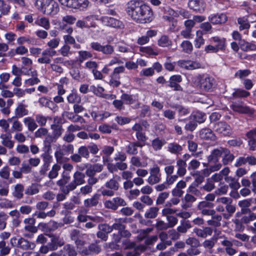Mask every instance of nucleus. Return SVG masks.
<instances>
[{
	"label": "nucleus",
	"instance_id": "nucleus-1",
	"mask_svg": "<svg viewBox=\"0 0 256 256\" xmlns=\"http://www.w3.org/2000/svg\"><path fill=\"white\" fill-rule=\"evenodd\" d=\"M126 10L127 14L134 20L140 24L150 22L154 18L152 9L138 1H130L126 4Z\"/></svg>",
	"mask_w": 256,
	"mask_h": 256
},
{
	"label": "nucleus",
	"instance_id": "nucleus-2",
	"mask_svg": "<svg viewBox=\"0 0 256 256\" xmlns=\"http://www.w3.org/2000/svg\"><path fill=\"white\" fill-rule=\"evenodd\" d=\"M35 6L42 14L52 16L60 10L58 4L54 0H36Z\"/></svg>",
	"mask_w": 256,
	"mask_h": 256
},
{
	"label": "nucleus",
	"instance_id": "nucleus-3",
	"mask_svg": "<svg viewBox=\"0 0 256 256\" xmlns=\"http://www.w3.org/2000/svg\"><path fill=\"white\" fill-rule=\"evenodd\" d=\"M194 83L199 86L201 89L208 91L213 86L214 80L207 74H198L192 79Z\"/></svg>",
	"mask_w": 256,
	"mask_h": 256
},
{
	"label": "nucleus",
	"instance_id": "nucleus-4",
	"mask_svg": "<svg viewBox=\"0 0 256 256\" xmlns=\"http://www.w3.org/2000/svg\"><path fill=\"white\" fill-rule=\"evenodd\" d=\"M60 3L68 8L80 10H86L90 2L88 0H58Z\"/></svg>",
	"mask_w": 256,
	"mask_h": 256
},
{
	"label": "nucleus",
	"instance_id": "nucleus-5",
	"mask_svg": "<svg viewBox=\"0 0 256 256\" xmlns=\"http://www.w3.org/2000/svg\"><path fill=\"white\" fill-rule=\"evenodd\" d=\"M74 151V146L72 144H63L62 148L54 152V156L56 162L58 164H62L64 160L66 159L68 160V158L64 157V155L73 154Z\"/></svg>",
	"mask_w": 256,
	"mask_h": 256
},
{
	"label": "nucleus",
	"instance_id": "nucleus-6",
	"mask_svg": "<svg viewBox=\"0 0 256 256\" xmlns=\"http://www.w3.org/2000/svg\"><path fill=\"white\" fill-rule=\"evenodd\" d=\"M90 46L91 48L98 52H101L106 56H110L114 53V47L110 44L102 45L100 42H90Z\"/></svg>",
	"mask_w": 256,
	"mask_h": 256
},
{
	"label": "nucleus",
	"instance_id": "nucleus-7",
	"mask_svg": "<svg viewBox=\"0 0 256 256\" xmlns=\"http://www.w3.org/2000/svg\"><path fill=\"white\" fill-rule=\"evenodd\" d=\"M10 243L12 246L20 248L23 250H32L36 246L35 243L29 242L22 238H12L10 239Z\"/></svg>",
	"mask_w": 256,
	"mask_h": 256
},
{
	"label": "nucleus",
	"instance_id": "nucleus-8",
	"mask_svg": "<svg viewBox=\"0 0 256 256\" xmlns=\"http://www.w3.org/2000/svg\"><path fill=\"white\" fill-rule=\"evenodd\" d=\"M230 108L234 112L240 114L250 116L254 113V109L246 106L242 101L232 102L230 105Z\"/></svg>",
	"mask_w": 256,
	"mask_h": 256
},
{
	"label": "nucleus",
	"instance_id": "nucleus-9",
	"mask_svg": "<svg viewBox=\"0 0 256 256\" xmlns=\"http://www.w3.org/2000/svg\"><path fill=\"white\" fill-rule=\"evenodd\" d=\"M161 180L162 174L160 168L157 164H154L150 168V176L146 180V182L150 185H154L160 182Z\"/></svg>",
	"mask_w": 256,
	"mask_h": 256
},
{
	"label": "nucleus",
	"instance_id": "nucleus-10",
	"mask_svg": "<svg viewBox=\"0 0 256 256\" xmlns=\"http://www.w3.org/2000/svg\"><path fill=\"white\" fill-rule=\"evenodd\" d=\"M176 64L180 68L189 70L204 68L202 64L196 60H181L178 61Z\"/></svg>",
	"mask_w": 256,
	"mask_h": 256
},
{
	"label": "nucleus",
	"instance_id": "nucleus-11",
	"mask_svg": "<svg viewBox=\"0 0 256 256\" xmlns=\"http://www.w3.org/2000/svg\"><path fill=\"white\" fill-rule=\"evenodd\" d=\"M214 204L211 202L203 200L199 202L198 205V210L202 215L213 216L216 212L213 210Z\"/></svg>",
	"mask_w": 256,
	"mask_h": 256
},
{
	"label": "nucleus",
	"instance_id": "nucleus-12",
	"mask_svg": "<svg viewBox=\"0 0 256 256\" xmlns=\"http://www.w3.org/2000/svg\"><path fill=\"white\" fill-rule=\"evenodd\" d=\"M85 174L79 171H76L73 175V180L68 184V188L71 191L75 190L77 186L85 183Z\"/></svg>",
	"mask_w": 256,
	"mask_h": 256
},
{
	"label": "nucleus",
	"instance_id": "nucleus-13",
	"mask_svg": "<svg viewBox=\"0 0 256 256\" xmlns=\"http://www.w3.org/2000/svg\"><path fill=\"white\" fill-rule=\"evenodd\" d=\"M56 55V51L52 49H46L41 53V56L38 59V62L42 64H50L52 58Z\"/></svg>",
	"mask_w": 256,
	"mask_h": 256
},
{
	"label": "nucleus",
	"instance_id": "nucleus-14",
	"mask_svg": "<svg viewBox=\"0 0 256 256\" xmlns=\"http://www.w3.org/2000/svg\"><path fill=\"white\" fill-rule=\"evenodd\" d=\"M96 18L94 15L88 16L84 18V20H78L76 22V26L80 28H96L97 25L94 22Z\"/></svg>",
	"mask_w": 256,
	"mask_h": 256
},
{
	"label": "nucleus",
	"instance_id": "nucleus-15",
	"mask_svg": "<svg viewBox=\"0 0 256 256\" xmlns=\"http://www.w3.org/2000/svg\"><path fill=\"white\" fill-rule=\"evenodd\" d=\"M214 130L216 132L224 136H228L231 134L230 126L224 122H219L214 124Z\"/></svg>",
	"mask_w": 256,
	"mask_h": 256
},
{
	"label": "nucleus",
	"instance_id": "nucleus-16",
	"mask_svg": "<svg viewBox=\"0 0 256 256\" xmlns=\"http://www.w3.org/2000/svg\"><path fill=\"white\" fill-rule=\"evenodd\" d=\"M70 179V173L62 172V178L56 182V184L60 187V191L65 194H68L71 191V190L69 188H68V184L66 186Z\"/></svg>",
	"mask_w": 256,
	"mask_h": 256
},
{
	"label": "nucleus",
	"instance_id": "nucleus-17",
	"mask_svg": "<svg viewBox=\"0 0 256 256\" xmlns=\"http://www.w3.org/2000/svg\"><path fill=\"white\" fill-rule=\"evenodd\" d=\"M101 20L104 25L120 29L124 28L122 21L112 17L104 16L101 18Z\"/></svg>",
	"mask_w": 256,
	"mask_h": 256
},
{
	"label": "nucleus",
	"instance_id": "nucleus-18",
	"mask_svg": "<svg viewBox=\"0 0 256 256\" xmlns=\"http://www.w3.org/2000/svg\"><path fill=\"white\" fill-rule=\"evenodd\" d=\"M220 238H223L221 241V244L224 247L225 252L230 256H234L237 253V250L233 246L232 240H230L224 236H221Z\"/></svg>",
	"mask_w": 256,
	"mask_h": 256
},
{
	"label": "nucleus",
	"instance_id": "nucleus-19",
	"mask_svg": "<svg viewBox=\"0 0 256 256\" xmlns=\"http://www.w3.org/2000/svg\"><path fill=\"white\" fill-rule=\"evenodd\" d=\"M248 163L249 165H256V158L254 156H250L246 157L240 156L236 160L234 166L236 167H240L242 165Z\"/></svg>",
	"mask_w": 256,
	"mask_h": 256
},
{
	"label": "nucleus",
	"instance_id": "nucleus-20",
	"mask_svg": "<svg viewBox=\"0 0 256 256\" xmlns=\"http://www.w3.org/2000/svg\"><path fill=\"white\" fill-rule=\"evenodd\" d=\"M50 128L52 130V138L51 136H47L46 138V140L47 141H51L52 142V138L54 140V142L56 140L60 138L64 131V130L62 128V125H56V124H52L50 126Z\"/></svg>",
	"mask_w": 256,
	"mask_h": 256
},
{
	"label": "nucleus",
	"instance_id": "nucleus-21",
	"mask_svg": "<svg viewBox=\"0 0 256 256\" xmlns=\"http://www.w3.org/2000/svg\"><path fill=\"white\" fill-rule=\"evenodd\" d=\"M121 178L119 176L114 174L112 178L105 183L104 186L107 188L117 191L120 188L119 182Z\"/></svg>",
	"mask_w": 256,
	"mask_h": 256
},
{
	"label": "nucleus",
	"instance_id": "nucleus-22",
	"mask_svg": "<svg viewBox=\"0 0 256 256\" xmlns=\"http://www.w3.org/2000/svg\"><path fill=\"white\" fill-rule=\"evenodd\" d=\"M224 148H220L213 150L210 154L208 156L207 159L208 162L218 163L220 158L222 156Z\"/></svg>",
	"mask_w": 256,
	"mask_h": 256
},
{
	"label": "nucleus",
	"instance_id": "nucleus-23",
	"mask_svg": "<svg viewBox=\"0 0 256 256\" xmlns=\"http://www.w3.org/2000/svg\"><path fill=\"white\" fill-rule=\"evenodd\" d=\"M28 105L22 102L18 104V106L14 110V114L16 118H21L27 116L29 111L27 108Z\"/></svg>",
	"mask_w": 256,
	"mask_h": 256
},
{
	"label": "nucleus",
	"instance_id": "nucleus-24",
	"mask_svg": "<svg viewBox=\"0 0 256 256\" xmlns=\"http://www.w3.org/2000/svg\"><path fill=\"white\" fill-rule=\"evenodd\" d=\"M212 228L208 226L202 228H194V232L196 234V236L203 238L212 236Z\"/></svg>",
	"mask_w": 256,
	"mask_h": 256
},
{
	"label": "nucleus",
	"instance_id": "nucleus-25",
	"mask_svg": "<svg viewBox=\"0 0 256 256\" xmlns=\"http://www.w3.org/2000/svg\"><path fill=\"white\" fill-rule=\"evenodd\" d=\"M188 6L190 9L202 12L204 11L205 4L203 0H190Z\"/></svg>",
	"mask_w": 256,
	"mask_h": 256
},
{
	"label": "nucleus",
	"instance_id": "nucleus-26",
	"mask_svg": "<svg viewBox=\"0 0 256 256\" xmlns=\"http://www.w3.org/2000/svg\"><path fill=\"white\" fill-rule=\"evenodd\" d=\"M144 145L140 142H130L126 146V151L129 154L136 155L138 153L137 148H142Z\"/></svg>",
	"mask_w": 256,
	"mask_h": 256
},
{
	"label": "nucleus",
	"instance_id": "nucleus-27",
	"mask_svg": "<svg viewBox=\"0 0 256 256\" xmlns=\"http://www.w3.org/2000/svg\"><path fill=\"white\" fill-rule=\"evenodd\" d=\"M60 256H76L78 254L75 248L70 244H66L60 251Z\"/></svg>",
	"mask_w": 256,
	"mask_h": 256
},
{
	"label": "nucleus",
	"instance_id": "nucleus-28",
	"mask_svg": "<svg viewBox=\"0 0 256 256\" xmlns=\"http://www.w3.org/2000/svg\"><path fill=\"white\" fill-rule=\"evenodd\" d=\"M208 20L214 24H221L227 20V16L224 14L211 15L208 16Z\"/></svg>",
	"mask_w": 256,
	"mask_h": 256
},
{
	"label": "nucleus",
	"instance_id": "nucleus-29",
	"mask_svg": "<svg viewBox=\"0 0 256 256\" xmlns=\"http://www.w3.org/2000/svg\"><path fill=\"white\" fill-rule=\"evenodd\" d=\"M200 136L202 139L215 140L216 136L213 131L208 128H202L200 132Z\"/></svg>",
	"mask_w": 256,
	"mask_h": 256
},
{
	"label": "nucleus",
	"instance_id": "nucleus-30",
	"mask_svg": "<svg viewBox=\"0 0 256 256\" xmlns=\"http://www.w3.org/2000/svg\"><path fill=\"white\" fill-rule=\"evenodd\" d=\"M23 122L27 126L29 131L33 132L38 127L36 120L32 117L28 116L24 118Z\"/></svg>",
	"mask_w": 256,
	"mask_h": 256
},
{
	"label": "nucleus",
	"instance_id": "nucleus-31",
	"mask_svg": "<svg viewBox=\"0 0 256 256\" xmlns=\"http://www.w3.org/2000/svg\"><path fill=\"white\" fill-rule=\"evenodd\" d=\"M103 169V166L96 164L90 166L86 171L87 176H94L97 172H100Z\"/></svg>",
	"mask_w": 256,
	"mask_h": 256
},
{
	"label": "nucleus",
	"instance_id": "nucleus-32",
	"mask_svg": "<svg viewBox=\"0 0 256 256\" xmlns=\"http://www.w3.org/2000/svg\"><path fill=\"white\" fill-rule=\"evenodd\" d=\"M176 164L178 166L176 174L179 176L182 177L184 176L186 172V162L182 159H178L176 160Z\"/></svg>",
	"mask_w": 256,
	"mask_h": 256
},
{
	"label": "nucleus",
	"instance_id": "nucleus-33",
	"mask_svg": "<svg viewBox=\"0 0 256 256\" xmlns=\"http://www.w3.org/2000/svg\"><path fill=\"white\" fill-rule=\"evenodd\" d=\"M222 154V162L224 166L228 165L234 159V155L230 152L229 150L226 148H224Z\"/></svg>",
	"mask_w": 256,
	"mask_h": 256
},
{
	"label": "nucleus",
	"instance_id": "nucleus-34",
	"mask_svg": "<svg viewBox=\"0 0 256 256\" xmlns=\"http://www.w3.org/2000/svg\"><path fill=\"white\" fill-rule=\"evenodd\" d=\"M99 199L100 195L96 194H94L92 198L84 200V206L86 208L96 206L99 202Z\"/></svg>",
	"mask_w": 256,
	"mask_h": 256
},
{
	"label": "nucleus",
	"instance_id": "nucleus-35",
	"mask_svg": "<svg viewBox=\"0 0 256 256\" xmlns=\"http://www.w3.org/2000/svg\"><path fill=\"white\" fill-rule=\"evenodd\" d=\"M167 148L170 152L176 155L180 154L182 150V146L176 142L169 143Z\"/></svg>",
	"mask_w": 256,
	"mask_h": 256
},
{
	"label": "nucleus",
	"instance_id": "nucleus-36",
	"mask_svg": "<svg viewBox=\"0 0 256 256\" xmlns=\"http://www.w3.org/2000/svg\"><path fill=\"white\" fill-rule=\"evenodd\" d=\"M222 167V164L216 163L212 166H210L208 168H206L202 170L203 175L207 177L212 172L219 170Z\"/></svg>",
	"mask_w": 256,
	"mask_h": 256
},
{
	"label": "nucleus",
	"instance_id": "nucleus-37",
	"mask_svg": "<svg viewBox=\"0 0 256 256\" xmlns=\"http://www.w3.org/2000/svg\"><path fill=\"white\" fill-rule=\"evenodd\" d=\"M64 244V240L58 236H54L52 238V242L48 244L50 250H54L58 248V246H62Z\"/></svg>",
	"mask_w": 256,
	"mask_h": 256
},
{
	"label": "nucleus",
	"instance_id": "nucleus-38",
	"mask_svg": "<svg viewBox=\"0 0 256 256\" xmlns=\"http://www.w3.org/2000/svg\"><path fill=\"white\" fill-rule=\"evenodd\" d=\"M240 45L241 50L244 52L256 50V44L253 42L243 40L240 42Z\"/></svg>",
	"mask_w": 256,
	"mask_h": 256
},
{
	"label": "nucleus",
	"instance_id": "nucleus-39",
	"mask_svg": "<svg viewBox=\"0 0 256 256\" xmlns=\"http://www.w3.org/2000/svg\"><path fill=\"white\" fill-rule=\"evenodd\" d=\"M67 100L70 104H79L81 102V98L75 90H72L67 96Z\"/></svg>",
	"mask_w": 256,
	"mask_h": 256
},
{
	"label": "nucleus",
	"instance_id": "nucleus-40",
	"mask_svg": "<svg viewBox=\"0 0 256 256\" xmlns=\"http://www.w3.org/2000/svg\"><path fill=\"white\" fill-rule=\"evenodd\" d=\"M68 80L66 78H63L60 80V83L57 84V92L58 95H64L66 92L64 86L68 83Z\"/></svg>",
	"mask_w": 256,
	"mask_h": 256
},
{
	"label": "nucleus",
	"instance_id": "nucleus-41",
	"mask_svg": "<svg viewBox=\"0 0 256 256\" xmlns=\"http://www.w3.org/2000/svg\"><path fill=\"white\" fill-rule=\"evenodd\" d=\"M2 139V144L9 149H12L14 146V142L6 134H2L0 136Z\"/></svg>",
	"mask_w": 256,
	"mask_h": 256
},
{
	"label": "nucleus",
	"instance_id": "nucleus-42",
	"mask_svg": "<svg viewBox=\"0 0 256 256\" xmlns=\"http://www.w3.org/2000/svg\"><path fill=\"white\" fill-rule=\"evenodd\" d=\"M61 164H54L48 172V176L50 179H54L57 178L59 172L61 170Z\"/></svg>",
	"mask_w": 256,
	"mask_h": 256
},
{
	"label": "nucleus",
	"instance_id": "nucleus-43",
	"mask_svg": "<svg viewBox=\"0 0 256 256\" xmlns=\"http://www.w3.org/2000/svg\"><path fill=\"white\" fill-rule=\"evenodd\" d=\"M34 24L36 25L42 26L44 29L48 30L50 28V24L48 18L42 17L38 18L34 22Z\"/></svg>",
	"mask_w": 256,
	"mask_h": 256
},
{
	"label": "nucleus",
	"instance_id": "nucleus-44",
	"mask_svg": "<svg viewBox=\"0 0 256 256\" xmlns=\"http://www.w3.org/2000/svg\"><path fill=\"white\" fill-rule=\"evenodd\" d=\"M159 208L156 206L150 207L144 213V217L146 218H154L158 214Z\"/></svg>",
	"mask_w": 256,
	"mask_h": 256
},
{
	"label": "nucleus",
	"instance_id": "nucleus-45",
	"mask_svg": "<svg viewBox=\"0 0 256 256\" xmlns=\"http://www.w3.org/2000/svg\"><path fill=\"white\" fill-rule=\"evenodd\" d=\"M250 95V92L240 88L235 89L232 94V96L234 98H246Z\"/></svg>",
	"mask_w": 256,
	"mask_h": 256
},
{
	"label": "nucleus",
	"instance_id": "nucleus-46",
	"mask_svg": "<svg viewBox=\"0 0 256 256\" xmlns=\"http://www.w3.org/2000/svg\"><path fill=\"white\" fill-rule=\"evenodd\" d=\"M211 220L207 221V224L209 226H214V227H219L221 226L220 221L222 220V216L220 215H213Z\"/></svg>",
	"mask_w": 256,
	"mask_h": 256
},
{
	"label": "nucleus",
	"instance_id": "nucleus-47",
	"mask_svg": "<svg viewBox=\"0 0 256 256\" xmlns=\"http://www.w3.org/2000/svg\"><path fill=\"white\" fill-rule=\"evenodd\" d=\"M24 187L22 184H17L14 186V190L12 193L13 196L17 199H21L23 197Z\"/></svg>",
	"mask_w": 256,
	"mask_h": 256
},
{
	"label": "nucleus",
	"instance_id": "nucleus-48",
	"mask_svg": "<svg viewBox=\"0 0 256 256\" xmlns=\"http://www.w3.org/2000/svg\"><path fill=\"white\" fill-rule=\"evenodd\" d=\"M196 36L194 41V46L196 48H199L202 45L204 44V40L202 38L203 32L202 31L198 30L196 32Z\"/></svg>",
	"mask_w": 256,
	"mask_h": 256
},
{
	"label": "nucleus",
	"instance_id": "nucleus-49",
	"mask_svg": "<svg viewBox=\"0 0 256 256\" xmlns=\"http://www.w3.org/2000/svg\"><path fill=\"white\" fill-rule=\"evenodd\" d=\"M224 179L226 182L228 183L229 186L231 188L236 190L240 188V185L238 182V180H236L232 176H226Z\"/></svg>",
	"mask_w": 256,
	"mask_h": 256
},
{
	"label": "nucleus",
	"instance_id": "nucleus-50",
	"mask_svg": "<svg viewBox=\"0 0 256 256\" xmlns=\"http://www.w3.org/2000/svg\"><path fill=\"white\" fill-rule=\"evenodd\" d=\"M196 122L202 123L205 121L206 115L201 112H197L192 114L190 116Z\"/></svg>",
	"mask_w": 256,
	"mask_h": 256
},
{
	"label": "nucleus",
	"instance_id": "nucleus-51",
	"mask_svg": "<svg viewBox=\"0 0 256 256\" xmlns=\"http://www.w3.org/2000/svg\"><path fill=\"white\" fill-rule=\"evenodd\" d=\"M100 250V247L96 244H92L88 246V249L84 250L82 252L86 255H89L92 254H98Z\"/></svg>",
	"mask_w": 256,
	"mask_h": 256
},
{
	"label": "nucleus",
	"instance_id": "nucleus-52",
	"mask_svg": "<svg viewBox=\"0 0 256 256\" xmlns=\"http://www.w3.org/2000/svg\"><path fill=\"white\" fill-rule=\"evenodd\" d=\"M78 62L80 63L83 62L84 60L92 57V54L87 50H80L78 52Z\"/></svg>",
	"mask_w": 256,
	"mask_h": 256
},
{
	"label": "nucleus",
	"instance_id": "nucleus-53",
	"mask_svg": "<svg viewBox=\"0 0 256 256\" xmlns=\"http://www.w3.org/2000/svg\"><path fill=\"white\" fill-rule=\"evenodd\" d=\"M172 42L166 35L162 36L158 40V44L161 47H168L172 45Z\"/></svg>",
	"mask_w": 256,
	"mask_h": 256
},
{
	"label": "nucleus",
	"instance_id": "nucleus-54",
	"mask_svg": "<svg viewBox=\"0 0 256 256\" xmlns=\"http://www.w3.org/2000/svg\"><path fill=\"white\" fill-rule=\"evenodd\" d=\"M184 52L190 54L193 50L192 44L188 40L183 41L180 45Z\"/></svg>",
	"mask_w": 256,
	"mask_h": 256
},
{
	"label": "nucleus",
	"instance_id": "nucleus-55",
	"mask_svg": "<svg viewBox=\"0 0 256 256\" xmlns=\"http://www.w3.org/2000/svg\"><path fill=\"white\" fill-rule=\"evenodd\" d=\"M170 196L169 192H164L160 193L156 200V204L157 205L163 204Z\"/></svg>",
	"mask_w": 256,
	"mask_h": 256
},
{
	"label": "nucleus",
	"instance_id": "nucleus-56",
	"mask_svg": "<svg viewBox=\"0 0 256 256\" xmlns=\"http://www.w3.org/2000/svg\"><path fill=\"white\" fill-rule=\"evenodd\" d=\"M70 73L74 80L79 81L82 79V76L80 74V70L78 67L72 66L70 70Z\"/></svg>",
	"mask_w": 256,
	"mask_h": 256
},
{
	"label": "nucleus",
	"instance_id": "nucleus-57",
	"mask_svg": "<svg viewBox=\"0 0 256 256\" xmlns=\"http://www.w3.org/2000/svg\"><path fill=\"white\" fill-rule=\"evenodd\" d=\"M8 215L4 212H0V230H4L6 226Z\"/></svg>",
	"mask_w": 256,
	"mask_h": 256
},
{
	"label": "nucleus",
	"instance_id": "nucleus-58",
	"mask_svg": "<svg viewBox=\"0 0 256 256\" xmlns=\"http://www.w3.org/2000/svg\"><path fill=\"white\" fill-rule=\"evenodd\" d=\"M238 22L240 24L239 29L240 30L248 29L250 27L248 20L244 18H239L238 19Z\"/></svg>",
	"mask_w": 256,
	"mask_h": 256
},
{
	"label": "nucleus",
	"instance_id": "nucleus-59",
	"mask_svg": "<svg viewBox=\"0 0 256 256\" xmlns=\"http://www.w3.org/2000/svg\"><path fill=\"white\" fill-rule=\"evenodd\" d=\"M34 40L30 36H20L17 39V43L20 45H22L24 43L28 44H33Z\"/></svg>",
	"mask_w": 256,
	"mask_h": 256
},
{
	"label": "nucleus",
	"instance_id": "nucleus-60",
	"mask_svg": "<svg viewBox=\"0 0 256 256\" xmlns=\"http://www.w3.org/2000/svg\"><path fill=\"white\" fill-rule=\"evenodd\" d=\"M115 221V222L112 226V230L114 229L118 230L119 233L122 230L125 229L126 226L122 224V222H124V220H123L122 218H119L116 220Z\"/></svg>",
	"mask_w": 256,
	"mask_h": 256
},
{
	"label": "nucleus",
	"instance_id": "nucleus-61",
	"mask_svg": "<svg viewBox=\"0 0 256 256\" xmlns=\"http://www.w3.org/2000/svg\"><path fill=\"white\" fill-rule=\"evenodd\" d=\"M10 168L8 166H4L0 170V176L2 179L8 180L10 176Z\"/></svg>",
	"mask_w": 256,
	"mask_h": 256
},
{
	"label": "nucleus",
	"instance_id": "nucleus-62",
	"mask_svg": "<svg viewBox=\"0 0 256 256\" xmlns=\"http://www.w3.org/2000/svg\"><path fill=\"white\" fill-rule=\"evenodd\" d=\"M48 130L45 128L41 127L38 129L34 132V136L36 138H42L48 134Z\"/></svg>",
	"mask_w": 256,
	"mask_h": 256
},
{
	"label": "nucleus",
	"instance_id": "nucleus-63",
	"mask_svg": "<svg viewBox=\"0 0 256 256\" xmlns=\"http://www.w3.org/2000/svg\"><path fill=\"white\" fill-rule=\"evenodd\" d=\"M121 99L126 104H132L136 102L132 96L127 94H123L121 96Z\"/></svg>",
	"mask_w": 256,
	"mask_h": 256
},
{
	"label": "nucleus",
	"instance_id": "nucleus-64",
	"mask_svg": "<svg viewBox=\"0 0 256 256\" xmlns=\"http://www.w3.org/2000/svg\"><path fill=\"white\" fill-rule=\"evenodd\" d=\"M35 120L36 122L41 126H46L47 120L48 117L43 116L42 114H38L36 115Z\"/></svg>",
	"mask_w": 256,
	"mask_h": 256
}]
</instances>
